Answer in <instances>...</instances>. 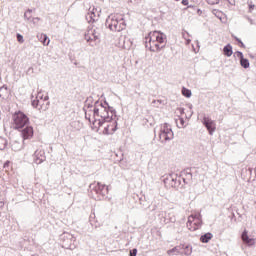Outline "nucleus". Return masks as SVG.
Masks as SVG:
<instances>
[{
	"instance_id": "14",
	"label": "nucleus",
	"mask_w": 256,
	"mask_h": 256,
	"mask_svg": "<svg viewBox=\"0 0 256 256\" xmlns=\"http://www.w3.org/2000/svg\"><path fill=\"white\" fill-rule=\"evenodd\" d=\"M243 243H246L248 246H254L255 240L254 238H249L247 231H244L242 234Z\"/></svg>"
},
{
	"instance_id": "17",
	"label": "nucleus",
	"mask_w": 256,
	"mask_h": 256,
	"mask_svg": "<svg viewBox=\"0 0 256 256\" xmlns=\"http://www.w3.org/2000/svg\"><path fill=\"white\" fill-rule=\"evenodd\" d=\"M212 238H213V234H211V232H207L206 234L200 237V241L202 243H209V241L212 240Z\"/></svg>"
},
{
	"instance_id": "25",
	"label": "nucleus",
	"mask_w": 256,
	"mask_h": 256,
	"mask_svg": "<svg viewBox=\"0 0 256 256\" xmlns=\"http://www.w3.org/2000/svg\"><path fill=\"white\" fill-rule=\"evenodd\" d=\"M7 92V88H0V97H5V95H3V92Z\"/></svg>"
},
{
	"instance_id": "15",
	"label": "nucleus",
	"mask_w": 256,
	"mask_h": 256,
	"mask_svg": "<svg viewBox=\"0 0 256 256\" xmlns=\"http://www.w3.org/2000/svg\"><path fill=\"white\" fill-rule=\"evenodd\" d=\"M238 56H239V58H240L241 66H242L243 68H245V69L250 68V62H249L248 59H245V58L243 57V53H242V52H238Z\"/></svg>"
},
{
	"instance_id": "8",
	"label": "nucleus",
	"mask_w": 256,
	"mask_h": 256,
	"mask_svg": "<svg viewBox=\"0 0 256 256\" xmlns=\"http://www.w3.org/2000/svg\"><path fill=\"white\" fill-rule=\"evenodd\" d=\"M37 98H39V101H41L39 110L40 111L48 110L50 105L48 94H46V92L39 91L37 94Z\"/></svg>"
},
{
	"instance_id": "11",
	"label": "nucleus",
	"mask_w": 256,
	"mask_h": 256,
	"mask_svg": "<svg viewBox=\"0 0 256 256\" xmlns=\"http://www.w3.org/2000/svg\"><path fill=\"white\" fill-rule=\"evenodd\" d=\"M46 159L45 151L43 150H36L34 153V162L37 165H40V163H43Z\"/></svg>"
},
{
	"instance_id": "26",
	"label": "nucleus",
	"mask_w": 256,
	"mask_h": 256,
	"mask_svg": "<svg viewBox=\"0 0 256 256\" xmlns=\"http://www.w3.org/2000/svg\"><path fill=\"white\" fill-rule=\"evenodd\" d=\"M182 5L183 6H188L189 5V1L188 0H182Z\"/></svg>"
},
{
	"instance_id": "10",
	"label": "nucleus",
	"mask_w": 256,
	"mask_h": 256,
	"mask_svg": "<svg viewBox=\"0 0 256 256\" xmlns=\"http://www.w3.org/2000/svg\"><path fill=\"white\" fill-rule=\"evenodd\" d=\"M203 124L206 127V129L209 131L210 134H213L216 129V122L211 120L209 117L203 118Z\"/></svg>"
},
{
	"instance_id": "18",
	"label": "nucleus",
	"mask_w": 256,
	"mask_h": 256,
	"mask_svg": "<svg viewBox=\"0 0 256 256\" xmlns=\"http://www.w3.org/2000/svg\"><path fill=\"white\" fill-rule=\"evenodd\" d=\"M223 53L225 56H232L233 55V47L231 44H227L224 48H223Z\"/></svg>"
},
{
	"instance_id": "19",
	"label": "nucleus",
	"mask_w": 256,
	"mask_h": 256,
	"mask_svg": "<svg viewBox=\"0 0 256 256\" xmlns=\"http://www.w3.org/2000/svg\"><path fill=\"white\" fill-rule=\"evenodd\" d=\"M32 106L34 108H38V110H40V108H41V101H40V98H38V95L36 96L35 99H33Z\"/></svg>"
},
{
	"instance_id": "24",
	"label": "nucleus",
	"mask_w": 256,
	"mask_h": 256,
	"mask_svg": "<svg viewBox=\"0 0 256 256\" xmlns=\"http://www.w3.org/2000/svg\"><path fill=\"white\" fill-rule=\"evenodd\" d=\"M16 38H17L18 42H20V43H23V42H24V39H23L22 34H17V35H16Z\"/></svg>"
},
{
	"instance_id": "28",
	"label": "nucleus",
	"mask_w": 256,
	"mask_h": 256,
	"mask_svg": "<svg viewBox=\"0 0 256 256\" xmlns=\"http://www.w3.org/2000/svg\"><path fill=\"white\" fill-rule=\"evenodd\" d=\"M8 166H10V162H6V163H4V165H3L4 168H7Z\"/></svg>"
},
{
	"instance_id": "20",
	"label": "nucleus",
	"mask_w": 256,
	"mask_h": 256,
	"mask_svg": "<svg viewBox=\"0 0 256 256\" xmlns=\"http://www.w3.org/2000/svg\"><path fill=\"white\" fill-rule=\"evenodd\" d=\"M8 146V141L4 137H0V150H5Z\"/></svg>"
},
{
	"instance_id": "22",
	"label": "nucleus",
	"mask_w": 256,
	"mask_h": 256,
	"mask_svg": "<svg viewBox=\"0 0 256 256\" xmlns=\"http://www.w3.org/2000/svg\"><path fill=\"white\" fill-rule=\"evenodd\" d=\"M179 251H178V248L177 247H174V248H172V250H168L167 251V254L169 255V256H172L174 253H178Z\"/></svg>"
},
{
	"instance_id": "4",
	"label": "nucleus",
	"mask_w": 256,
	"mask_h": 256,
	"mask_svg": "<svg viewBox=\"0 0 256 256\" xmlns=\"http://www.w3.org/2000/svg\"><path fill=\"white\" fill-rule=\"evenodd\" d=\"M12 121L14 129H23V127L29 123L30 119L28 115L24 114V112L18 111L14 113Z\"/></svg>"
},
{
	"instance_id": "2",
	"label": "nucleus",
	"mask_w": 256,
	"mask_h": 256,
	"mask_svg": "<svg viewBox=\"0 0 256 256\" xmlns=\"http://www.w3.org/2000/svg\"><path fill=\"white\" fill-rule=\"evenodd\" d=\"M167 37L161 32H150L145 37V46L151 52H158L165 48Z\"/></svg>"
},
{
	"instance_id": "21",
	"label": "nucleus",
	"mask_w": 256,
	"mask_h": 256,
	"mask_svg": "<svg viewBox=\"0 0 256 256\" xmlns=\"http://www.w3.org/2000/svg\"><path fill=\"white\" fill-rule=\"evenodd\" d=\"M182 95H184V97H187V98L191 97V95H192L191 90L183 87L182 88Z\"/></svg>"
},
{
	"instance_id": "7",
	"label": "nucleus",
	"mask_w": 256,
	"mask_h": 256,
	"mask_svg": "<svg viewBox=\"0 0 256 256\" xmlns=\"http://www.w3.org/2000/svg\"><path fill=\"white\" fill-rule=\"evenodd\" d=\"M85 40L86 42L90 43V45H94L100 42V35L94 29H89L85 33Z\"/></svg>"
},
{
	"instance_id": "31",
	"label": "nucleus",
	"mask_w": 256,
	"mask_h": 256,
	"mask_svg": "<svg viewBox=\"0 0 256 256\" xmlns=\"http://www.w3.org/2000/svg\"><path fill=\"white\" fill-rule=\"evenodd\" d=\"M175 1H180V0H175Z\"/></svg>"
},
{
	"instance_id": "30",
	"label": "nucleus",
	"mask_w": 256,
	"mask_h": 256,
	"mask_svg": "<svg viewBox=\"0 0 256 256\" xmlns=\"http://www.w3.org/2000/svg\"><path fill=\"white\" fill-rule=\"evenodd\" d=\"M0 119H1V112H0Z\"/></svg>"
},
{
	"instance_id": "13",
	"label": "nucleus",
	"mask_w": 256,
	"mask_h": 256,
	"mask_svg": "<svg viewBox=\"0 0 256 256\" xmlns=\"http://www.w3.org/2000/svg\"><path fill=\"white\" fill-rule=\"evenodd\" d=\"M95 191L97 194L106 195L109 193V187L106 185H103V183L98 182L95 186Z\"/></svg>"
},
{
	"instance_id": "27",
	"label": "nucleus",
	"mask_w": 256,
	"mask_h": 256,
	"mask_svg": "<svg viewBox=\"0 0 256 256\" xmlns=\"http://www.w3.org/2000/svg\"><path fill=\"white\" fill-rule=\"evenodd\" d=\"M136 255H137V249H134L133 253L132 252L130 253V256H136Z\"/></svg>"
},
{
	"instance_id": "9",
	"label": "nucleus",
	"mask_w": 256,
	"mask_h": 256,
	"mask_svg": "<svg viewBox=\"0 0 256 256\" xmlns=\"http://www.w3.org/2000/svg\"><path fill=\"white\" fill-rule=\"evenodd\" d=\"M171 139H173V131L167 124L162 125L160 130V140H162V142H167V140Z\"/></svg>"
},
{
	"instance_id": "23",
	"label": "nucleus",
	"mask_w": 256,
	"mask_h": 256,
	"mask_svg": "<svg viewBox=\"0 0 256 256\" xmlns=\"http://www.w3.org/2000/svg\"><path fill=\"white\" fill-rule=\"evenodd\" d=\"M235 40L239 43L240 48H245V44L242 42V40L238 39V37H235Z\"/></svg>"
},
{
	"instance_id": "16",
	"label": "nucleus",
	"mask_w": 256,
	"mask_h": 256,
	"mask_svg": "<svg viewBox=\"0 0 256 256\" xmlns=\"http://www.w3.org/2000/svg\"><path fill=\"white\" fill-rule=\"evenodd\" d=\"M38 37H39V40L41 43H43L44 46H48L49 43H50V39L49 37L47 36V34H38Z\"/></svg>"
},
{
	"instance_id": "3",
	"label": "nucleus",
	"mask_w": 256,
	"mask_h": 256,
	"mask_svg": "<svg viewBox=\"0 0 256 256\" xmlns=\"http://www.w3.org/2000/svg\"><path fill=\"white\" fill-rule=\"evenodd\" d=\"M118 129V122L116 120L115 112L110 110L108 118L102 124V130L100 133L105 134L106 136H111L115 134V131Z\"/></svg>"
},
{
	"instance_id": "12",
	"label": "nucleus",
	"mask_w": 256,
	"mask_h": 256,
	"mask_svg": "<svg viewBox=\"0 0 256 256\" xmlns=\"http://www.w3.org/2000/svg\"><path fill=\"white\" fill-rule=\"evenodd\" d=\"M21 136L23 137L24 140L27 139H32L34 136V129L33 127H25L21 131Z\"/></svg>"
},
{
	"instance_id": "6",
	"label": "nucleus",
	"mask_w": 256,
	"mask_h": 256,
	"mask_svg": "<svg viewBox=\"0 0 256 256\" xmlns=\"http://www.w3.org/2000/svg\"><path fill=\"white\" fill-rule=\"evenodd\" d=\"M109 28L115 32H121L126 29V23L124 18L120 14L113 16L108 24Z\"/></svg>"
},
{
	"instance_id": "5",
	"label": "nucleus",
	"mask_w": 256,
	"mask_h": 256,
	"mask_svg": "<svg viewBox=\"0 0 256 256\" xmlns=\"http://www.w3.org/2000/svg\"><path fill=\"white\" fill-rule=\"evenodd\" d=\"M202 224H203V219H202V215L200 212L191 214L187 218V228L190 231L199 230V228H201Z\"/></svg>"
},
{
	"instance_id": "1",
	"label": "nucleus",
	"mask_w": 256,
	"mask_h": 256,
	"mask_svg": "<svg viewBox=\"0 0 256 256\" xmlns=\"http://www.w3.org/2000/svg\"><path fill=\"white\" fill-rule=\"evenodd\" d=\"M110 108L107 105H103L101 102H97L94 108V119L92 121V129L96 131L102 130L104 121L109 118Z\"/></svg>"
},
{
	"instance_id": "29",
	"label": "nucleus",
	"mask_w": 256,
	"mask_h": 256,
	"mask_svg": "<svg viewBox=\"0 0 256 256\" xmlns=\"http://www.w3.org/2000/svg\"><path fill=\"white\" fill-rule=\"evenodd\" d=\"M197 13H198L199 15H201L203 12H202L200 9H198V10H197Z\"/></svg>"
}]
</instances>
